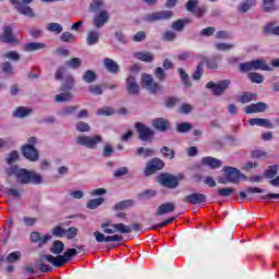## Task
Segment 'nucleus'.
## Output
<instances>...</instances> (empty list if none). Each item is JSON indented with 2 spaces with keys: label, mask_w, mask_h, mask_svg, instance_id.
<instances>
[{
  "label": "nucleus",
  "mask_w": 279,
  "mask_h": 279,
  "mask_svg": "<svg viewBox=\"0 0 279 279\" xmlns=\"http://www.w3.org/2000/svg\"><path fill=\"white\" fill-rule=\"evenodd\" d=\"M223 175L218 177L219 184H239L243 174L234 167L226 166L222 168Z\"/></svg>",
  "instance_id": "obj_1"
},
{
  "label": "nucleus",
  "mask_w": 279,
  "mask_h": 279,
  "mask_svg": "<svg viewBox=\"0 0 279 279\" xmlns=\"http://www.w3.org/2000/svg\"><path fill=\"white\" fill-rule=\"evenodd\" d=\"M50 263L53 267H56V257L53 255H40L36 260V267L43 274H49V271H53V267L48 265Z\"/></svg>",
  "instance_id": "obj_2"
},
{
  "label": "nucleus",
  "mask_w": 279,
  "mask_h": 279,
  "mask_svg": "<svg viewBox=\"0 0 279 279\" xmlns=\"http://www.w3.org/2000/svg\"><path fill=\"white\" fill-rule=\"evenodd\" d=\"M142 86L143 88H147L149 93L153 95H156V93H160L162 90V86L158 84L157 82H154V76L151 74H144L142 76Z\"/></svg>",
  "instance_id": "obj_3"
},
{
  "label": "nucleus",
  "mask_w": 279,
  "mask_h": 279,
  "mask_svg": "<svg viewBox=\"0 0 279 279\" xmlns=\"http://www.w3.org/2000/svg\"><path fill=\"white\" fill-rule=\"evenodd\" d=\"M102 137L101 135H95L93 137L90 136H84L81 135L76 138V143L78 145H83L84 147H87L88 149H95L99 143H101Z\"/></svg>",
  "instance_id": "obj_4"
},
{
  "label": "nucleus",
  "mask_w": 279,
  "mask_h": 279,
  "mask_svg": "<svg viewBox=\"0 0 279 279\" xmlns=\"http://www.w3.org/2000/svg\"><path fill=\"white\" fill-rule=\"evenodd\" d=\"M230 86V80L220 81L218 83L209 82L206 84V88H209L213 95L220 96L226 93V89Z\"/></svg>",
  "instance_id": "obj_5"
},
{
  "label": "nucleus",
  "mask_w": 279,
  "mask_h": 279,
  "mask_svg": "<svg viewBox=\"0 0 279 279\" xmlns=\"http://www.w3.org/2000/svg\"><path fill=\"white\" fill-rule=\"evenodd\" d=\"M258 69L260 71H274V68L269 66V64H267V61H265L264 59H256L245 62V71H256Z\"/></svg>",
  "instance_id": "obj_6"
},
{
  "label": "nucleus",
  "mask_w": 279,
  "mask_h": 279,
  "mask_svg": "<svg viewBox=\"0 0 279 279\" xmlns=\"http://www.w3.org/2000/svg\"><path fill=\"white\" fill-rule=\"evenodd\" d=\"M135 128L137 130L141 141L151 143V141L154 140V131L151 129L147 128V125L141 122H137L135 124Z\"/></svg>",
  "instance_id": "obj_7"
},
{
  "label": "nucleus",
  "mask_w": 279,
  "mask_h": 279,
  "mask_svg": "<svg viewBox=\"0 0 279 279\" xmlns=\"http://www.w3.org/2000/svg\"><path fill=\"white\" fill-rule=\"evenodd\" d=\"M95 240L97 243H117L119 241H123V235L113 234V235H106L101 231L94 232Z\"/></svg>",
  "instance_id": "obj_8"
},
{
  "label": "nucleus",
  "mask_w": 279,
  "mask_h": 279,
  "mask_svg": "<svg viewBox=\"0 0 279 279\" xmlns=\"http://www.w3.org/2000/svg\"><path fill=\"white\" fill-rule=\"evenodd\" d=\"M73 256H77V250L75 248H69L63 255H58L54 262L56 267H63V265H66Z\"/></svg>",
  "instance_id": "obj_9"
},
{
  "label": "nucleus",
  "mask_w": 279,
  "mask_h": 279,
  "mask_svg": "<svg viewBox=\"0 0 279 279\" xmlns=\"http://www.w3.org/2000/svg\"><path fill=\"white\" fill-rule=\"evenodd\" d=\"M171 16H173V12L171 11H159L146 15L145 21H147L148 23H154L156 21H169Z\"/></svg>",
  "instance_id": "obj_10"
},
{
  "label": "nucleus",
  "mask_w": 279,
  "mask_h": 279,
  "mask_svg": "<svg viewBox=\"0 0 279 279\" xmlns=\"http://www.w3.org/2000/svg\"><path fill=\"white\" fill-rule=\"evenodd\" d=\"M165 167V161L161 159L155 158L147 163L145 169V175H153L156 171H160Z\"/></svg>",
  "instance_id": "obj_11"
},
{
  "label": "nucleus",
  "mask_w": 279,
  "mask_h": 279,
  "mask_svg": "<svg viewBox=\"0 0 279 279\" xmlns=\"http://www.w3.org/2000/svg\"><path fill=\"white\" fill-rule=\"evenodd\" d=\"M158 180L160 184H162V186H167V189H175L178 186V178L172 174H161Z\"/></svg>",
  "instance_id": "obj_12"
},
{
  "label": "nucleus",
  "mask_w": 279,
  "mask_h": 279,
  "mask_svg": "<svg viewBox=\"0 0 279 279\" xmlns=\"http://www.w3.org/2000/svg\"><path fill=\"white\" fill-rule=\"evenodd\" d=\"M23 156L31 160V162H36L38 160V150L32 145H25L22 149Z\"/></svg>",
  "instance_id": "obj_13"
},
{
  "label": "nucleus",
  "mask_w": 279,
  "mask_h": 279,
  "mask_svg": "<svg viewBox=\"0 0 279 279\" xmlns=\"http://www.w3.org/2000/svg\"><path fill=\"white\" fill-rule=\"evenodd\" d=\"M109 19L110 16L107 11H100L94 16V26L97 28L104 27L108 23Z\"/></svg>",
  "instance_id": "obj_14"
},
{
  "label": "nucleus",
  "mask_w": 279,
  "mask_h": 279,
  "mask_svg": "<svg viewBox=\"0 0 279 279\" xmlns=\"http://www.w3.org/2000/svg\"><path fill=\"white\" fill-rule=\"evenodd\" d=\"M183 202L185 204H192V205L203 204V202H206V195L194 193L184 197Z\"/></svg>",
  "instance_id": "obj_15"
},
{
  "label": "nucleus",
  "mask_w": 279,
  "mask_h": 279,
  "mask_svg": "<svg viewBox=\"0 0 279 279\" xmlns=\"http://www.w3.org/2000/svg\"><path fill=\"white\" fill-rule=\"evenodd\" d=\"M138 83H136V77H134L133 75H130L126 78V92L129 93V95H138Z\"/></svg>",
  "instance_id": "obj_16"
},
{
  "label": "nucleus",
  "mask_w": 279,
  "mask_h": 279,
  "mask_svg": "<svg viewBox=\"0 0 279 279\" xmlns=\"http://www.w3.org/2000/svg\"><path fill=\"white\" fill-rule=\"evenodd\" d=\"M267 110V104L265 102H257L246 106L245 112L246 114H254L258 112H265Z\"/></svg>",
  "instance_id": "obj_17"
},
{
  "label": "nucleus",
  "mask_w": 279,
  "mask_h": 279,
  "mask_svg": "<svg viewBox=\"0 0 279 279\" xmlns=\"http://www.w3.org/2000/svg\"><path fill=\"white\" fill-rule=\"evenodd\" d=\"M191 23H193V20H191L190 17H184V19L174 21L171 27L172 29H174V32H182V29H184L186 25H191Z\"/></svg>",
  "instance_id": "obj_18"
},
{
  "label": "nucleus",
  "mask_w": 279,
  "mask_h": 279,
  "mask_svg": "<svg viewBox=\"0 0 279 279\" xmlns=\"http://www.w3.org/2000/svg\"><path fill=\"white\" fill-rule=\"evenodd\" d=\"M173 210H175V204L163 203L158 207L156 216L160 217L161 215H168V213H173Z\"/></svg>",
  "instance_id": "obj_19"
},
{
  "label": "nucleus",
  "mask_w": 279,
  "mask_h": 279,
  "mask_svg": "<svg viewBox=\"0 0 279 279\" xmlns=\"http://www.w3.org/2000/svg\"><path fill=\"white\" fill-rule=\"evenodd\" d=\"M153 126L159 132H167L169 130V121L163 118H157L153 120Z\"/></svg>",
  "instance_id": "obj_20"
},
{
  "label": "nucleus",
  "mask_w": 279,
  "mask_h": 279,
  "mask_svg": "<svg viewBox=\"0 0 279 279\" xmlns=\"http://www.w3.org/2000/svg\"><path fill=\"white\" fill-rule=\"evenodd\" d=\"M32 172L25 169L19 170L16 173L19 184H29Z\"/></svg>",
  "instance_id": "obj_21"
},
{
  "label": "nucleus",
  "mask_w": 279,
  "mask_h": 279,
  "mask_svg": "<svg viewBox=\"0 0 279 279\" xmlns=\"http://www.w3.org/2000/svg\"><path fill=\"white\" fill-rule=\"evenodd\" d=\"M104 64H105V68L107 69V71H109V73H113V74L119 73V64L117 62H114V60H112L110 58H106L104 60Z\"/></svg>",
  "instance_id": "obj_22"
},
{
  "label": "nucleus",
  "mask_w": 279,
  "mask_h": 279,
  "mask_svg": "<svg viewBox=\"0 0 279 279\" xmlns=\"http://www.w3.org/2000/svg\"><path fill=\"white\" fill-rule=\"evenodd\" d=\"M2 43H17L16 39L14 38V35L12 34V27L5 26L3 35L1 37Z\"/></svg>",
  "instance_id": "obj_23"
},
{
  "label": "nucleus",
  "mask_w": 279,
  "mask_h": 279,
  "mask_svg": "<svg viewBox=\"0 0 279 279\" xmlns=\"http://www.w3.org/2000/svg\"><path fill=\"white\" fill-rule=\"evenodd\" d=\"M203 165H207L210 169H219L221 167V160L213 157H204L202 160Z\"/></svg>",
  "instance_id": "obj_24"
},
{
  "label": "nucleus",
  "mask_w": 279,
  "mask_h": 279,
  "mask_svg": "<svg viewBox=\"0 0 279 279\" xmlns=\"http://www.w3.org/2000/svg\"><path fill=\"white\" fill-rule=\"evenodd\" d=\"M100 228H102V232H105V234L117 233V223H112L111 221L102 222Z\"/></svg>",
  "instance_id": "obj_25"
},
{
  "label": "nucleus",
  "mask_w": 279,
  "mask_h": 279,
  "mask_svg": "<svg viewBox=\"0 0 279 279\" xmlns=\"http://www.w3.org/2000/svg\"><path fill=\"white\" fill-rule=\"evenodd\" d=\"M278 170H279L278 165L269 166L264 171V178H267L268 180H274V178H276V175H278Z\"/></svg>",
  "instance_id": "obj_26"
},
{
  "label": "nucleus",
  "mask_w": 279,
  "mask_h": 279,
  "mask_svg": "<svg viewBox=\"0 0 279 279\" xmlns=\"http://www.w3.org/2000/svg\"><path fill=\"white\" fill-rule=\"evenodd\" d=\"M51 254L60 255L64 252V243L62 241H54L50 247Z\"/></svg>",
  "instance_id": "obj_27"
},
{
  "label": "nucleus",
  "mask_w": 279,
  "mask_h": 279,
  "mask_svg": "<svg viewBox=\"0 0 279 279\" xmlns=\"http://www.w3.org/2000/svg\"><path fill=\"white\" fill-rule=\"evenodd\" d=\"M16 10L20 14H24V16H29L31 19H34L35 16L34 10L25 4H17Z\"/></svg>",
  "instance_id": "obj_28"
},
{
  "label": "nucleus",
  "mask_w": 279,
  "mask_h": 279,
  "mask_svg": "<svg viewBox=\"0 0 279 279\" xmlns=\"http://www.w3.org/2000/svg\"><path fill=\"white\" fill-rule=\"evenodd\" d=\"M134 58L142 62H154V54L151 52H135Z\"/></svg>",
  "instance_id": "obj_29"
},
{
  "label": "nucleus",
  "mask_w": 279,
  "mask_h": 279,
  "mask_svg": "<svg viewBox=\"0 0 279 279\" xmlns=\"http://www.w3.org/2000/svg\"><path fill=\"white\" fill-rule=\"evenodd\" d=\"M45 47L47 46L43 43H28L24 45V51H38Z\"/></svg>",
  "instance_id": "obj_30"
},
{
  "label": "nucleus",
  "mask_w": 279,
  "mask_h": 279,
  "mask_svg": "<svg viewBox=\"0 0 279 279\" xmlns=\"http://www.w3.org/2000/svg\"><path fill=\"white\" fill-rule=\"evenodd\" d=\"M247 77L253 84H263V82H265V77L256 72L248 73Z\"/></svg>",
  "instance_id": "obj_31"
},
{
  "label": "nucleus",
  "mask_w": 279,
  "mask_h": 279,
  "mask_svg": "<svg viewBox=\"0 0 279 279\" xmlns=\"http://www.w3.org/2000/svg\"><path fill=\"white\" fill-rule=\"evenodd\" d=\"M32 114V109L29 108H25V107H19L14 113H13V117H17V118H25L27 116Z\"/></svg>",
  "instance_id": "obj_32"
},
{
  "label": "nucleus",
  "mask_w": 279,
  "mask_h": 279,
  "mask_svg": "<svg viewBox=\"0 0 279 279\" xmlns=\"http://www.w3.org/2000/svg\"><path fill=\"white\" fill-rule=\"evenodd\" d=\"M99 43V33L95 32V31H90L87 34V45H97Z\"/></svg>",
  "instance_id": "obj_33"
},
{
  "label": "nucleus",
  "mask_w": 279,
  "mask_h": 279,
  "mask_svg": "<svg viewBox=\"0 0 279 279\" xmlns=\"http://www.w3.org/2000/svg\"><path fill=\"white\" fill-rule=\"evenodd\" d=\"M46 29L48 32H51L52 34H62L63 32V27L62 25H60L59 23H49L47 26H46Z\"/></svg>",
  "instance_id": "obj_34"
},
{
  "label": "nucleus",
  "mask_w": 279,
  "mask_h": 279,
  "mask_svg": "<svg viewBox=\"0 0 279 279\" xmlns=\"http://www.w3.org/2000/svg\"><path fill=\"white\" fill-rule=\"evenodd\" d=\"M155 154V150L151 149V148H143V147H140L136 149V155L137 156H144V158H151V156H154Z\"/></svg>",
  "instance_id": "obj_35"
},
{
  "label": "nucleus",
  "mask_w": 279,
  "mask_h": 279,
  "mask_svg": "<svg viewBox=\"0 0 279 279\" xmlns=\"http://www.w3.org/2000/svg\"><path fill=\"white\" fill-rule=\"evenodd\" d=\"M264 12L276 11V0H263Z\"/></svg>",
  "instance_id": "obj_36"
},
{
  "label": "nucleus",
  "mask_w": 279,
  "mask_h": 279,
  "mask_svg": "<svg viewBox=\"0 0 279 279\" xmlns=\"http://www.w3.org/2000/svg\"><path fill=\"white\" fill-rule=\"evenodd\" d=\"M54 99L57 102L62 104L64 101H71V99H73V95H71L69 92H65L58 94Z\"/></svg>",
  "instance_id": "obj_37"
},
{
  "label": "nucleus",
  "mask_w": 279,
  "mask_h": 279,
  "mask_svg": "<svg viewBox=\"0 0 279 279\" xmlns=\"http://www.w3.org/2000/svg\"><path fill=\"white\" fill-rule=\"evenodd\" d=\"M116 232H120V234H130L132 232V227L123 223H116Z\"/></svg>",
  "instance_id": "obj_38"
},
{
  "label": "nucleus",
  "mask_w": 279,
  "mask_h": 279,
  "mask_svg": "<svg viewBox=\"0 0 279 279\" xmlns=\"http://www.w3.org/2000/svg\"><path fill=\"white\" fill-rule=\"evenodd\" d=\"M73 84H75V78H73V76H66L64 84L61 86V90L63 93L71 90V88H73Z\"/></svg>",
  "instance_id": "obj_39"
},
{
  "label": "nucleus",
  "mask_w": 279,
  "mask_h": 279,
  "mask_svg": "<svg viewBox=\"0 0 279 279\" xmlns=\"http://www.w3.org/2000/svg\"><path fill=\"white\" fill-rule=\"evenodd\" d=\"M104 204V198H95V199H90L87 203V208H89V210H95V208H99V206H101Z\"/></svg>",
  "instance_id": "obj_40"
},
{
  "label": "nucleus",
  "mask_w": 279,
  "mask_h": 279,
  "mask_svg": "<svg viewBox=\"0 0 279 279\" xmlns=\"http://www.w3.org/2000/svg\"><path fill=\"white\" fill-rule=\"evenodd\" d=\"M83 80L86 82V84H93L95 80H97V74L95 72L88 70L84 73Z\"/></svg>",
  "instance_id": "obj_41"
},
{
  "label": "nucleus",
  "mask_w": 279,
  "mask_h": 279,
  "mask_svg": "<svg viewBox=\"0 0 279 279\" xmlns=\"http://www.w3.org/2000/svg\"><path fill=\"white\" fill-rule=\"evenodd\" d=\"M134 201L128 199V201H122L118 204H116L114 209L116 210H125V208H130V206H133Z\"/></svg>",
  "instance_id": "obj_42"
},
{
  "label": "nucleus",
  "mask_w": 279,
  "mask_h": 279,
  "mask_svg": "<svg viewBox=\"0 0 279 279\" xmlns=\"http://www.w3.org/2000/svg\"><path fill=\"white\" fill-rule=\"evenodd\" d=\"M160 153L162 154L163 158H169L170 160H173V158H175V151L167 146H163L160 149Z\"/></svg>",
  "instance_id": "obj_43"
},
{
  "label": "nucleus",
  "mask_w": 279,
  "mask_h": 279,
  "mask_svg": "<svg viewBox=\"0 0 279 279\" xmlns=\"http://www.w3.org/2000/svg\"><path fill=\"white\" fill-rule=\"evenodd\" d=\"M97 114L100 117H112V114H114V109L110 107H104L97 110Z\"/></svg>",
  "instance_id": "obj_44"
},
{
  "label": "nucleus",
  "mask_w": 279,
  "mask_h": 279,
  "mask_svg": "<svg viewBox=\"0 0 279 279\" xmlns=\"http://www.w3.org/2000/svg\"><path fill=\"white\" fill-rule=\"evenodd\" d=\"M193 130V125L189 122H182L177 125V132L184 133L191 132Z\"/></svg>",
  "instance_id": "obj_45"
},
{
  "label": "nucleus",
  "mask_w": 279,
  "mask_h": 279,
  "mask_svg": "<svg viewBox=\"0 0 279 279\" xmlns=\"http://www.w3.org/2000/svg\"><path fill=\"white\" fill-rule=\"evenodd\" d=\"M217 51H230V49H234V45L226 44V43H218L215 45Z\"/></svg>",
  "instance_id": "obj_46"
},
{
  "label": "nucleus",
  "mask_w": 279,
  "mask_h": 279,
  "mask_svg": "<svg viewBox=\"0 0 279 279\" xmlns=\"http://www.w3.org/2000/svg\"><path fill=\"white\" fill-rule=\"evenodd\" d=\"M65 64H66V66H70V69H80V66H82V59H80V58H72Z\"/></svg>",
  "instance_id": "obj_47"
},
{
  "label": "nucleus",
  "mask_w": 279,
  "mask_h": 279,
  "mask_svg": "<svg viewBox=\"0 0 279 279\" xmlns=\"http://www.w3.org/2000/svg\"><path fill=\"white\" fill-rule=\"evenodd\" d=\"M3 58H8V60H13V62H19L21 60V54L19 52L11 50L3 54Z\"/></svg>",
  "instance_id": "obj_48"
},
{
  "label": "nucleus",
  "mask_w": 279,
  "mask_h": 279,
  "mask_svg": "<svg viewBox=\"0 0 279 279\" xmlns=\"http://www.w3.org/2000/svg\"><path fill=\"white\" fill-rule=\"evenodd\" d=\"M16 260H21V252H12L7 256V263H16Z\"/></svg>",
  "instance_id": "obj_49"
},
{
  "label": "nucleus",
  "mask_w": 279,
  "mask_h": 279,
  "mask_svg": "<svg viewBox=\"0 0 279 279\" xmlns=\"http://www.w3.org/2000/svg\"><path fill=\"white\" fill-rule=\"evenodd\" d=\"M179 75H180L184 86H186L187 88L191 87V81H189V74H186V72H184V69H182V68L179 69Z\"/></svg>",
  "instance_id": "obj_50"
},
{
  "label": "nucleus",
  "mask_w": 279,
  "mask_h": 279,
  "mask_svg": "<svg viewBox=\"0 0 279 279\" xmlns=\"http://www.w3.org/2000/svg\"><path fill=\"white\" fill-rule=\"evenodd\" d=\"M202 75H204V62L197 65L196 71L193 74V80H202Z\"/></svg>",
  "instance_id": "obj_51"
},
{
  "label": "nucleus",
  "mask_w": 279,
  "mask_h": 279,
  "mask_svg": "<svg viewBox=\"0 0 279 279\" xmlns=\"http://www.w3.org/2000/svg\"><path fill=\"white\" fill-rule=\"evenodd\" d=\"M173 221H175V217H171L167 220H163L162 222L156 225V226H153L150 227V230H158V228H165V226H169L171 225Z\"/></svg>",
  "instance_id": "obj_52"
},
{
  "label": "nucleus",
  "mask_w": 279,
  "mask_h": 279,
  "mask_svg": "<svg viewBox=\"0 0 279 279\" xmlns=\"http://www.w3.org/2000/svg\"><path fill=\"white\" fill-rule=\"evenodd\" d=\"M75 35H73L72 33L70 32H65L61 35V40L63 43H75Z\"/></svg>",
  "instance_id": "obj_53"
},
{
  "label": "nucleus",
  "mask_w": 279,
  "mask_h": 279,
  "mask_svg": "<svg viewBox=\"0 0 279 279\" xmlns=\"http://www.w3.org/2000/svg\"><path fill=\"white\" fill-rule=\"evenodd\" d=\"M232 193H234V189L232 187H223L218 190V195L220 197H230V195H232Z\"/></svg>",
  "instance_id": "obj_54"
},
{
  "label": "nucleus",
  "mask_w": 279,
  "mask_h": 279,
  "mask_svg": "<svg viewBox=\"0 0 279 279\" xmlns=\"http://www.w3.org/2000/svg\"><path fill=\"white\" fill-rule=\"evenodd\" d=\"M192 59H193V52L185 51L178 54V60H180L181 62H186Z\"/></svg>",
  "instance_id": "obj_55"
},
{
  "label": "nucleus",
  "mask_w": 279,
  "mask_h": 279,
  "mask_svg": "<svg viewBox=\"0 0 279 279\" xmlns=\"http://www.w3.org/2000/svg\"><path fill=\"white\" fill-rule=\"evenodd\" d=\"M156 195V191L154 190H146L138 194L140 199H149V197H154Z\"/></svg>",
  "instance_id": "obj_56"
},
{
  "label": "nucleus",
  "mask_w": 279,
  "mask_h": 279,
  "mask_svg": "<svg viewBox=\"0 0 279 279\" xmlns=\"http://www.w3.org/2000/svg\"><path fill=\"white\" fill-rule=\"evenodd\" d=\"M102 5H104V0H93L89 5V10L92 12H97V10H99V8H101Z\"/></svg>",
  "instance_id": "obj_57"
},
{
  "label": "nucleus",
  "mask_w": 279,
  "mask_h": 279,
  "mask_svg": "<svg viewBox=\"0 0 279 279\" xmlns=\"http://www.w3.org/2000/svg\"><path fill=\"white\" fill-rule=\"evenodd\" d=\"M76 130L78 132H90V125L86 122H77L76 123Z\"/></svg>",
  "instance_id": "obj_58"
},
{
  "label": "nucleus",
  "mask_w": 279,
  "mask_h": 279,
  "mask_svg": "<svg viewBox=\"0 0 279 279\" xmlns=\"http://www.w3.org/2000/svg\"><path fill=\"white\" fill-rule=\"evenodd\" d=\"M65 232H66V230H64L62 227H60V226H57V227H54L53 229H52V234L54 235V236H59L60 239L62 238V236H65Z\"/></svg>",
  "instance_id": "obj_59"
},
{
  "label": "nucleus",
  "mask_w": 279,
  "mask_h": 279,
  "mask_svg": "<svg viewBox=\"0 0 279 279\" xmlns=\"http://www.w3.org/2000/svg\"><path fill=\"white\" fill-rule=\"evenodd\" d=\"M155 77H157L159 82H165V77H167V74L165 73V70H162V68H157L155 70Z\"/></svg>",
  "instance_id": "obj_60"
},
{
  "label": "nucleus",
  "mask_w": 279,
  "mask_h": 279,
  "mask_svg": "<svg viewBox=\"0 0 279 279\" xmlns=\"http://www.w3.org/2000/svg\"><path fill=\"white\" fill-rule=\"evenodd\" d=\"M88 90L93 95H104V89L99 85H90Z\"/></svg>",
  "instance_id": "obj_61"
},
{
  "label": "nucleus",
  "mask_w": 279,
  "mask_h": 279,
  "mask_svg": "<svg viewBox=\"0 0 279 279\" xmlns=\"http://www.w3.org/2000/svg\"><path fill=\"white\" fill-rule=\"evenodd\" d=\"M65 236L68 239H75V236H77V228L70 227L68 230H65Z\"/></svg>",
  "instance_id": "obj_62"
},
{
  "label": "nucleus",
  "mask_w": 279,
  "mask_h": 279,
  "mask_svg": "<svg viewBox=\"0 0 279 279\" xmlns=\"http://www.w3.org/2000/svg\"><path fill=\"white\" fill-rule=\"evenodd\" d=\"M49 241H51L50 234H46L44 236L41 235V238H39V240L37 241L38 247H43L44 245H47V243H49Z\"/></svg>",
  "instance_id": "obj_63"
},
{
  "label": "nucleus",
  "mask_w": 279,
  "mask_h": 279,
  "mask_svg": "<svg viewBox=\"0 0 279 279\" xmlns=\"http://www.w3.org/2000/svg\"><path fill=\"white\" fill-rule=\"evenodd\" d=\"M206 64H207V69H213V70L219 66L217 63V58L206 59Z\"/></svg>",
  "instance_id": "obj_64"
}]
</instances>
